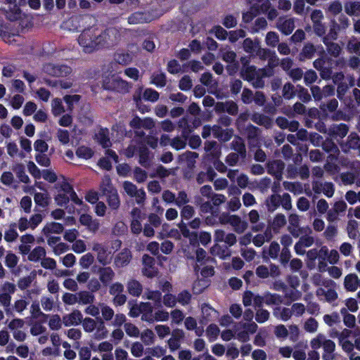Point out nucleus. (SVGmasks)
I'll list each match as a JSON object with an SVG mask.
<instances>
[{
	"label": "nucleus",
	"instance_id": "obj_1",
	"mask_svg": "<svg viewBox=\"0 0 360 360\" xmlns=\"http://www.w3.org/2000/svg\"><path fill=\"white\" fill-rule=\"evenodd\" d=\"M101 29L91 27L84 30L78 37V43L85 53H91L102 49Z\"/></svg>",
	"mask_w": 360,
	"mask_h": 360
},
{
	"label": "nucleus",
	"instance_id": "obj_2",
	"mask_svg": "<svg viewBox=\"0 0 360 360\" xmlns=\"http://www.w3.org/2000/svg\"><path fill=\"white\" fill-rule=\"evenodd\" d=\"M273 75L274 71L271 68L257 69L256 67L247 68L242 72V77L257 89L263 88L264 86V78Z\"/></svg>",
	"mask_w": 360,
	"mask_h": 360
},
{
	"label": "nucleus",
	"instance_id": "obj_3",
	"mask_svg": "<svg viewBox=\"0 0 360 360\" xmlns=\"http://www.w3.org/2000/svg\"><path fill=\"white\" fill-rule=\"evenodd\" d=\"M310 346L313 349L323 348V360L335 359V343L333 340L328 339L323 334L319 333L313 338L310 342Z\"/></svg>",
	"mask_w": 360,
	"mask_h": 360
},
{
	"label": "nucleus",
	"instance_id": "obj_4",
	"mask_svg": "<svg viewBox=\"0 0 360 360\" xmlns=\"http://www.w3.org/2000/svg\"><path fill=\"white\" fill-rule=\"evenodd\" d=\"M127 30L122 27H110L101 29L102 49L111 48L117 45L127 34Z\"/></svg>",
	"mask_w": 360,
	"mask_h": 360
},
{
	"label": "nucleus",
	"instance_id": "obj_5",
	"mask_svg": "<svg viewBox=\"0 0 360 360\" xmlns=\"http://www.w3.org/2000/svg\"><path fill=\"white\" fill-rule=\"evenodd\" d=\"M103 87L105 90L113 91L120 94L128 93L131 84L117 75H108L103 80Z\"/></svg>",
	"mask_w": 360,
	"mask_h": 360
},
{
	"label": "nucleus",
	"instance_id": "obj_6",
	"mask_svg": "<svg viewBox=\"0 0 360 360\" xmlns=\"http://www.w3.org/2000/svg\"><path fill=\"white\" fill-rule=\"evenodd\" d=\"M323 288H319L316 290V295L321 300L333 303L338 297L336 292L337 284L335 281L328 279L323 282Z\"/></svg>",
	"mask_w": 360,
	"mask_h": 360
},
{
	"label": "nucleus",
	"instance_id": "obj_7",
	"mask_svg": "<svg viewBox=\"0 0 360 360\" xmlns=\"http://www.w3.org/2000/svg\"><path fill=\"white\" fill-rule=\"evenodd\" d=\"M92 250L96 253V259L100 264L108 266L111 264L113 254L108 246L101 243H95Z\"/></svg>",
	"mask_w": 360,
	"mask_h": 360
},
{
	"label": "nucleus",
	"instance_id": "obj_8",
	"mask_svg": "<svg viewBox=\"0 0 360 360\" xmlns=\"http://www.w3.org/2000/svg\"><path fill=\"white\" fill-rule=\"evenodd\" d=\"M124 192L131 198H134L138 205H143L146 200V192L143 188L139 189L137 186L129 181H125L122 184Z\"/></svg>",
	"mask_w": 360,
	"mask_h": 360
},
{
	"label": "nucleus",
	"instance_id": "obj_9",
	"mask_svg": "<svg viewBox=\"0 0 360 360\" xmlns=\"http://www.w3.org/2000/svg\"><path fill=\"white\" fill-rule=\"evenodd\" d=\"M347 207V205L345 201L339 200L335 202L327 212V221L330 223L338 221L340 217L345 214Z\"/></svg>",
	"mask_w": 360,
	"mask_h": 360
},
{
	"label": "nucleus",
	"instance_id": "obj_10",
	"mask_svg": "<svg viewBox=\"0 0 360 360\" xmlns=\"http://www.w3.org/2000/svg\"><path fill=\"white\" fill-rule=\"evenodd\" d=\"M43 70L53 77H66L72 72L70 67L65 65L48 63L44 65Z\"/></svg>",
	"mask_w": 360,
	"mask_h": 360
},
{
	"label": "nucleus",
	"instance_id": "obj_11",
	"mask_svg": "<svg viewBox=\"0 0 360 360\" xmlns=\"http://www.w3.org/2000/svg\"><path fill=\"white\" fill-rule=\"evenodd\" d=\"M170 334L171 337L167 340V345L169 351L174 352L181 347V341L185 338V333L183 330L176 328Z\"/></svg>",
	"mask_w": 360,
	"mask_h": 360
},
{
	"label": "nucleus",
	"instance_id": "obj_12",
	"mask_svg": "<svg viewBox=\"0 0 360 360\" xmlns=\"http://www.w3.org/2000/svg\"><path fill=\"white\" fill-rule=\"evenodd\" d=\"M100 282L103 286H108L115 277L114 270L108 266H99L96 271Z\"/></svg>",
	"mask_w": 360,
	"mask_h": 360
},
{
	"label": "nucleus",
	"instance_id": "obj_13",
	"mask_svg": "<svg viewBox=\"0 0 360 360\" xmlns=\"http://www.w3.org/2000/svg\"><path fill=\"white\" fill-rule=\"evenodd\" d=\"M64 184H70L65 179L61 182H58L56 184V188L58 190V194L54 197L56 204L59 206L66 205L70 199V193L63 190Z\"/></svg>",
	"mask_w": 360,
	"mask_h": 360
},
{
	"label": "nucleus",
	"instance_id": "obj_14",
	"mask_svg": "<svg viewBox=\"0 0 360 360\" xmlns=\"http://www.w3.org/2000/svg\"><path fill=\"white\" fill-rule=\"evenodd\" d=\"M214 110L216 113L227 112L231 115H236L238 112V105L233 101L216 103Z\"/></svg>",
	"mask_w": 360,
	"mask_h": 360
},
{
	"label": "nucleus",
	"instance_id": "obj_15",
	"mask_svg": "<svg viewBox=\"0 0 360 360\" xmlns=\"http://www.w3.org/2000/svg\"><path fill=\"white\" fill-rule=\"evenodd\" d=\"M267 172L269 174L274 176L278 180L282 179L283 171L285 168L284 162L281 160L269 161L267 165Z\"/></svg>",
	"mask_w": 360,
	"mask_h": 360
},
{
	"label": "nucleus",
	"instance_id": "obj_16",
	"mask_svg": "<svg viewBox=\"0 0 360 360\" xmlns=\"http://www.w3.org/2000/svg\"><path fill=\"white\" fill-rule=\"evenodd\" d=\"M234 131L231 128L223 129L219 124L214 125V137L221 142H227L233 136Z\"/></svg>",
	"mask_w": 360,
	"mask_h": 360
},
{
	"label": "nucleus",
	"instance_id": "obj_17",
	"mask_svg": "<svg viewBox=\"0 0 360 360\" xmlns=\"http://www.w3.org/2000/svg\"><path fill=\"white\" fill-rule=\"evenodd\" d=\"M349 131V127L344 123L334 124L328 129V134L332 137L344 138Z\"/></svg>",
	"mask_w": 360,
	"mask_h": 360
},
{
	"label": "nucleus",
	"instance_id": "obj_18",
	"mask_svg": "<svg viewBox=\"0 0 360 360\" xmlns=\"http://www.w3.org/2000/svg\"><path fill=\"white\" fill-rule=\"evenodd\" d=\"M211 254L221 259H226L231 257V250L226 245L214 244L210 249Z\"/></svg>",
	"mask_w": 360,
	"mask_h": 360
},
{
	"label": "nucleus",
	"instance_id": "obj_19",
	"mask_svg": "<svg viewBox=\"0 0 360 360\" xmlns=\"http://www.w3.org/2000/svg\"><path fill=\"white\" fill-rule=\"evenodd\" d=\"M82 313L79 310H75L63 316V323L65 326H77L82 323Z\"/></svg>",
	"mask_w": 360,
	"mask_h": 360
},
{
	"label": "nucleus",
	"instance_id": "obj_20",
	"mask_svg": "<svg viewBox=\"0 0 360 360\" xmlns=\"http://www.w3.org/2000/svg\"><path fill=\"white\" fill-rule=\"evenodd\" d=\"M294 18H279L277 28L284 34L289 35L295 29Z\"/></svg>",
	"mask_w": 360,
	"mask_h": 360
},
{
	"label": "nucleus",
	"instance_id": "obj_21",
	"mask_svg": "<svg viewBox=\"0 0 360 360\" xmlns=\"http://www.w3.org/2000/svg\"><path fill=\"white\" fill-rule=\"evenodd\" d=\"M154 125L153 119L150 117L141 119L139 117H136L130 122V126L131 128L151 129Z\"/></svg>",
	"mask_w": 360,
	"mask_h": 360
},
{
	"label": "nucleus",
	"instance_id": "obj_22",
	"mask_svg": "<svg viewBox=\"0 0 360 360\" xmlns=\"http://www.w3.org/2000/svg\"><path fill=\"white\" fill-rule=\"evenodd\" d=\"M316 52L315 46L311 43L307 42L304 44L301 51L299 53L298 58L300 61H305L311 59Z\"/></svg>",
	"mask_w": 360,
	"mask_h": 360
},
{
	"label": "nucleus",
	"instance_id": "obj_23",
	"mask_svg": "<svg viewBox=\"0 0 360 360\" xmlns=\"http://www.w3.org/2000/svg\"><path fill=\"white\" fill-rule=\"evenodd\" d=\"M201 310L202 314V321L205 323L215 320L219 316L218 311L207 304H203Z\"/></svg>",
	"mask_w": 360,
	"mask_h": 360
},
{
	"label": "nucleus",
	"instance_id": "obj_24",
	"mask_svg": "<svg viewBox=\"0 0 360 360\" xmlns=\"http://www.w3.org/2000/svg\"><path fill=\"white\" fill-rule=\"evenodd\" d=\"M131 254L129 250L124 249L117 254L115 258V265L118 267H124L127 266L131 261Z\"/></svg>",
	"mask_w": 360,
	"mask_h": 360
},
{
	"label": "nucleus",
	"instance_id": "obj_25",
	"mask_svg": "<svg viewBox=\"0 0 360 360\" xmlns=\"http://www.w3.org/2000/svg\"><path fill=\"white\" fill-rule=\"evenodd\" d=\"M196 255V264L194 267V269L196 272L199 271L200 269V266L205 264L209 262L213 261V259L207 256V252L205 250L201 248H198L195 251Z\"/></svg>",
	"mask_w": 360,
	"mask_h": 360
},
{
	"label": "nucleus",
	"instance_id": "obj_26",
	"mask_svg": "<svg viewBox=\"0 0 360 360\" xmlns=\"http://www.w3.org/2000/svg\"><path fill=\"white\" fill-rule=\"evenodd\" d=\"M230 225L233 227V231L238 234L244 233L248 226L247 221L242 220L239 216L236 214L232 215Z\"/></svg>",
	"mask_w": 360,
	"mask_h": 360
},
{
	"label": "nucleus",
	"instance_id": "obj_27",
	"mask_svg": "<svg viewBox=\"0 0 360 360\" xmlns=\"http://www.w3.org/2000/svg\"><path fill=\"white\" fill-rule=\"evenodd\" d=\"M231 148L240 154V158L242 159H245L246 158V148L244 141L241 137L238 136H236L234 137L233 140L231 143Z\"/></svg>",
	"mask_w": 360,
	"mask_h": 360
},
{
	"label": "nucleus",
	"instance_id": "obj_28",
	"mask_svg": "<svg viewBox=\"0 0 360 360\" xmlns=\"http://www.w3.org/2000/svg\"><path fill=\"white\" fill-rule=\"evenodd\" d=\"M150 21V16L146 12H135L128 17V22L131 25L145 23Z\"/></svg>",
	"mask_w": 360,
	"mask_h": 360
},
{
	"label": "nucleus",
	"instance_id": "obj_29",
	"mask_svg": "<svg viewBox=\"0 0 360 360\" xmlns=\"http://www.w3.org/2000/svg\"><path fill=\"white\" fill-rule=\"evenodd\" d=\"M141 320L148 323H153V307L150 302H141Z\"/></svg>",
	"mask_w": 360,
	"mask_h": 360
},
{
	"label": "nucleus",
	"instance_id": "obj_30",
	"mask_svg": "<svg viewBox=\"0 0 360 360\" xmlns=\"http://www.w3.org/2000/svg\"><path fill=\"white\" fill-rule=\"evenodd\" d=\"M79 222L87 226L88 229L91 231L96 232L99 228V222L96 219H93L91 216L83 214L79 217Z\"/></svg>",
	"mask_w": 360,
	"mask_h": 360
},
{
	"label": "nucleus",
	"instance_id": "obj_31",
	"mask_svg": "<svg viewBox=\"0 0 360 360\" xmlns=\"http://www.w3.org/2000/svg\"><path fill=\"white\" fill-rule=\"evenodd\" d=\"M291 312L290 308L281 307L280 305L273 309L274 316L283 321H287L292 317Z\"/></svg>",
	"mask_w": 360,
	"mask_h": 360
},
{
	"label": "nucleus",
	"instance_id": "obj_32",
	"mask_svg": "<svg viewBox=\"0 0 360 360\" xmlns=\"http://www.w3.org/2000/svg\"><path fill=\"white\" fill-rule=\"evenodd\" d=\"M344 150H349V149H358L360 150V137L359 136L355 133H351L347 139V142L345 146H342Z\"/></svg>",
	"mask_w": 360,
	"mask_h": 360
},
{
	"label": "nucleus",
	"instance_id": "obj_33",
	"mask_svg": "<svg viewBox=\"0 0 360 360\" xmlns=\"http://www.w3.org/2000/svg\"><path fill=\"white\" fill-rule=\"evenodd\" d=\"M359 278L355 274H349L345 277L344 287L347 291L354 292L358 288Z\"/></svg>",
	"mask_w": 360,
	"mask_h": 360
},
{
	"label": "nucleus",
	"instance_id": "obj_34",
	"mask_svg": "<svg viewBox=\"0 0 360 360\" xmlns=\"http://www.w3.org/2000/svg\"><path fill=\"white\" fill-rule=\"evenodd\" d=\"M46 255V252L44 248L41 246L35 247L27 255L29 261L32 262H39Z\"/></svg>",
	"mask_w": 360,
	"mask_h": 360
},
{
	"label": "nucleus",
	"instance_id": "obj_35",
	"mask_svg": "<svg viewBox=\"0 0 360 360\" xmlns=\"http://www.w3.org/2000/svg\"><path fill=\"white\" fill-rule=\"evenodd\" d=\"M127 288L128 292L134 296L139 297L143 291L142 285L135 279H130L127 281Z\"/></svg>",
	"mask_w": 360,
	"mask_h": 360
},
{
	"label": "nucleus",
	"instance_id": "obj_36",
	"mask_svg": "<svg viewBox=\"0 0 360 360\" xmlns=\"http://www.w3.org/2000/svg\"><path fill=\"white\" fill-rule=\"evenodd\" d=\"M283 188L293 193L295 195H298L304 192L303 184L299 181H283Z\"/></svg>",
	"mask_w": 360,
	"mask_h": 360
},
{
	"label": "nucleus",
	"instance_id": "obj_37",
	"mask_svg": "<svg viewBox=\"0 0 360 360\" xmlns=\"http://www.w3.org/2000/svg\"><path fill=\"white\" fill-rule=\"evenodd\" d=\"M259 129L251 124H248L244 127V129L241 133H243L249 140L250 144H254L257 141Z\"/></svg>",
	"mask_w": 360,
	"mask_h": 360
},
{
	"label": "nucleus",
	"instance_id": "obj_38",
	"mask_svg": "<svg viewBox=\"0 0 360 360\" xmlns=\"http://www.w3.org/2000/svg\"><path fill=\"white\" fill-rule=\"evenodd\" d=\"M77 300L79 304H90L94 302L95 296L91 292L82 290L77 292Z\"/></svg>",
	"mask_w": 360,
	"mask_h": 360
},
{
	"label": "nucleus",
	"instance_id": "obj_39",
	"mask_svg": "<svg viewBox=\"0 0 360 360\" xmlns=\"http://www.w3.org/2000/svg\"><path fill=\"white\" fill-rule=\"evenodd\" d=\"M265 295V304L267 306L276 305L279 306L283 302V297L277 293H271L266 292Z\"/></svg>",
	"mask_w": 360,
	"mask_h": 360
},
{
	"label": "nucleus",
	"instance_id": "obj_40",
	"mask_svg": "<svg viewBox=\"0 0 360 360\" xmlns=\"http://www.w3.org/2000/svg\"><path fill=\"white\" fill-rule=\"evenodd\" d=\"M109 207L117 210L120 206V200L117 190L105 195Z\"/></svg>",
	"mask_w": 360,
	"mask_h": 360
},
{
	"label": "nucleus",
	"instance_id": "obj_41",
	"mask_svg": "<svg viewBox=\"0 0 360 360\" xmlns=\"http://www.w3.org/2000/svg\"><path fill=\"white\" fill-rule=\"evenodd\" d=\"M97 141L103 148H109L111 142L109 138V131L107 129H101L96 135Z\"/></svg>",
	"mask_w": 360,
	"mask_h": 360
},
{
	"label": "nucleus",
	"instance_id": "obj_42",
	"mask_svg": "<svg viewBox=\"0 0 360 360\" xmlns=\"http://www.w3.org/2000/svg\"><path fill=\"white\" fill-rule=\"evenodd\" d=\"M280 195L272 194L265 200V205L269 212H274L280 206Z\"/></svg>",
	"mask_w": 360,
	"mask_h": 360
},
{
	"label": "nucleus",
	"instance_id": "obj_43",
	"mask_svg": "<svg viewBox=\"0 0 360 360\" xmlns=\"http://www.w3.org/2000/svg\"><path fill=\"white\" fill-rule=\"evenodd\" d=\"M139 163L144 167H148L151 163V155L149 150L145 147L139 148Z\"/></svg>",
	"mask_w": 360,
	"mask_h": 360
},
{
	"label": "nucleus",
	"instance_id": "obj_44",
	"mask_svg": "<svg viewBox=\"0 0 360 360\" xmlns=\"http://www.w3.org/2000/svg\"><path fill=\"white\" fill-rule=\"evenodd\" d=\"M143 298L152 300L158 307H162V293L158 290H147L145 292Z\"/></svg>",
	"mask_w": 360,
	"mask_h": 360
},
{
	"label": "nucleus",
	"instance_id": "obj_45",
	"mask_svg": "<svg viewBox=\"0 0 360 360\" xmlns=\"http://www.w3.org/2000/svg\"><path fill=\"white\" fill-rule=\"evenodd\" d=\"M29 300H26L25 297L16 300L13 305L12 310L13 309L18 314L23 316L25 311L27 310V306L29 305Z\"/></svg>",
	"mask_w": 360,
	"mask_h": 360
},
{
	"label": "nucleus",
	"instance_id": "obj_46",
	"mask_svg": "<svg viewBox=\"0 0 360 360\" xmlns=\"http://www.w3.org/2000/svg\"><path fill=\"white\" fill-rule=\"evenodd\" d=\"M16 229L17 224L12 223L9 225L8 228L5 231L4 238L6 242L12 243L18 238V233L17 232Z\"/></svg>",
	"mask_w": 360,
	"mask_h": 360
},
{
	"label": "nucleus",
	"instance_id": "obj_47",
	"mask_svg": "<svg viewBox=\"0 0 360 360\" xmlns=\"http://www.w3.org/2000/svg\"><path fill=\"white\" fill-rule=\"evenodd\" d=\"M100 190L103 195L116 191L112 184L111 179L109 176L105 175L102 179L101 183L100 184Z\"/></svg>",
	"mask_w": 360,
	"mask_h": 360
},
{
	"label": "nucleus",
	"instance_id": "obj_48",
	"mask_svg": "<svg viewBox=\"0 0 360 360\" xmlns=\"http://www.w3.org/2000/svg\"><path fill=\"white\" fill-rule=\"evenodd\" d=\"M13 172L16 174L20 181L28 184L30 178L25 173V168L22 164H17L13 167Z\"/></svg>",
	"mask_w": 360,
	"mask_h": 360
},
{
	"label": "nucleus",
	"instance_id": "obj_49",
	"mask_svg": "<svg viewBox=\"0 0 360 360\" xmlns=\"http://www.w3.org/2000/svg\"><path fill=\"white\" fill-rule=\"evenodd\" d=\"M63 231V226L57 222L48 223L43 229V232L45 235L49 233H60Z\"/></svg>",
	"mask_w": 360,
	"mask_h": 360
},
{
	"label": "nucleus",
	"instance_id": "obj_50",
	"mask_svg": "<svg viewBox=\"0 0 360 360\" xmlns=\"http://www.w3.org/2000/svg\"><path fill=\"white\" fill-rule=\"evenodd\" d=\"M94 333V338L96 340H102L107 337L108 335V330L107 328L105 326V323L102 319H100L98 321L97 326Z\"/></svg>",
	"mask_w": 360,
	"mask_h": 360
},
{
	"label": "nucleus",
	"instance_id": "obj_51",
	"mask_svg": "<svg viewBox=\"0 0 360 360\" xmlns=\"http://www.w3.org/2000/svg\"><path fill=\"white\" fill-rule=\"evenodd\" d=\"M252 121L255 123L262 125L266 128H269L272 125V120L268 116L256 113L252 117Z\"/></svg>",
	"mask_w": 360,
	"mask_h": 360
},
{
	"label": "nucleus",
	"instance_id": "obj_52",
	"mask_svg": "<svg viewBox=\"0 0 360 360\" xmlns=\"http://www.w3.org/2000/svg\"><path fill=\"white\" fill-rule=\"evenodd\" d=\"M247 1L252 6L259 8L263 13L267 12L271 6L269 0H247Z\"/></svg>",
	"mask_w": 360,
	"mask_h": 360
},
{
	"label": "nucleus",
	"instance_id": "obj_53",
	"mask_svg": "<svg viewBox=\"0 0 360 360\" xmlns=\"http://www.w3.org/2000/svg\"><path fill=\"white\" fill-rule=\"evenodd\" d=\"M220 56L227 63L236 62V53L230 49H221L219 52Z\"/></svg>",
	"mask_w": 360,
	"mask_h": 360
},
{
	"label": "nucleus",
	"instance_id": "obj_54",
	"mask_svg": "<svg viewBox=\"0 0 360 360\" xmlns=\"http://www.w3.org/2000/svg\"><path fill=\"white\" fill-rule=\"evenodd\" d=\"M99 306L103 319L105 321H112L115 315V311L112 308L105 304V303H101Z\"/></svg>",
	"mask_w": 360,
	"mask_h": 360
},
{
	"label": "nucleus",
	"instance_id": "obj_55",
	"mask_svg": "<svg viewBox=\"0 0 360 360\" xmlns=\"http://www.w3.org/2000/svg\"><path fill=\"white\" fill-rule=\"evenodd\" d=\"M30 312L31 314V316L33 319H39L42 317L44 319H47L49 317L48 314H44L41 311L39 304L37 302H34L30 306Z\"/></svg>",
	"mask_w": 360,
	"mask_h": 360
},
{
	"label": "nucleus",
	"instance_id": "obj_56",
	"mask_svg": "<svg viewBox=\"0 0 360 360\" xmlns=\"http://www.w3.org/2000/svg\"><path fill=\"white\" fill-rule=\"evenodd\" d=\"M114 58L118 64L126 65L132 61L133 56L129 53H117Z\"/></svg>",
	"mask_w": 360,
	"mask_h": 360
},
{
	"label": "nucleus",
	"instance_id": "obj_57",
	"mask_svg": "<svg viewBox=\"0 0 360 360\" xmlns=\"http://www.w3.org/2000/svg\"><path fill=\"white\" fill-rule=\"evenodd\" d=\"M139 335L141 340L147 346L153 345L155 342V334L150 329L144 330Z\"/></svg>",
	"mask_w": 360,
	"mask_h": 360
},
{
	"label": "nucleus",
	"instance_id": "obj_58",
	"mask_svg": "<svg viewBox=\"0 0 360 360\" xmlns=\"http://www.w3.org/2000/svg\"><path fill=\"white\" fill-rule=\"evenodd\" d=\"M205 150L214 158H218L221 153L220 148H219L217 143L214 141L205 142Z\"/></svg>",
	"mask_w": 360,
	"mask_h": 360
},
{
	"label": "nucleus",
	"instance_id": "obj_59",
	"mask_svg": "<svg viewBox=\"0 0 360 360\" xmlns=\"http://www.w3.org/2000/svg\"><path fill=\"white\" fill-rule=\"evenodd\" d=\"M35 203L42 208H46L49 203V198L46 193H36L34 195Z\"/></svg>",
	"mask_w": 360,
	"mask_h": 360
},
{
	"label": "nucleus",
	"instance_id": "obj_60",
	"mask_svg": "<svg viewBox=\"0 0 360 360\" xmlns=\"http://www.w3.org/2000/svg\"><path fill=\"white\" fill-rule=\"evenodd\" d=\"M151 83L158 87H163L166 85V75L163 72L153 73L151 77Z\"/></svg>",
	"mask_w": 360,
	"mask_h": 360
},
{
	"label": "nucleus",
	"instance_id": "obj_61",
	"mask_svg": "<svg viewBox=\"0 0 360 360\" xmlns=\"http://www.w3.org/2000/svg\"><path fill=\"white\" fill-rule=\"evenodd\" d=\"M255 317L257 323H263L269 319L270 312L263 308L257 309Z\"/></svg>",
	"mask_w": 360,
	"mask_h": 360
},
{
	"label": "nucleus",
	"instance_id": "obj_62",
	"mask_svg": "<svg viewBox=\"0 0 360 360\" xmlns=\"http://www.w3.org/2000/svg\"><path fill=\"white\" fill-rule=\"evenodd\" d=\"M180 216L184 219L188 220L191 219L195 214V209L193 206L189 205H186L181 207Z\"/></svg>",
	"mask_w": 360,
	"mask_h": 360
},
{
	"label": "nucleus",
	"instance_id": "obj_63",
	"mask_svg": "<svg viewBox=\"0 0 360 360\" xmlns=\"http://www.w3.org/2000/svg\"><path fill=\"white\" fill-rule=\"evenodd\" d=\"M345 11L349 15H356L360 12V2H349L345 5Z\"/></svg>",
	"mask_w": 360,
	"mask_h": 360
},
{
	"label": "nucleus",
	"instance_id": "obj_64",
	"mask_svg": "<svg viewBox=\"0 0 360 360\" xmlns=\"http://www.w3.org/2000/svg\"><path fill=\"white\" fill-rule=\"evenodd\" d=\"M347 49L349 53L360 55V41L356 38L352 37L349 40Z\"/></svg>",
	"mask_w": 360,
	"mask_h": 360
}]
</instances>
